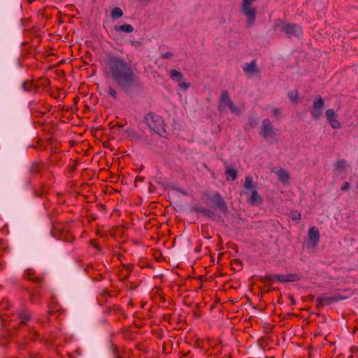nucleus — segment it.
<instances>
[{"instance_id": "72a5a7b5", "label": "nucleus", "mask_w": 358, "mask_h": 358, "mask_svg": "<svg viewBox=\"0 0 358 358\" xmlns=\"http://www.w3.org/2000/svg\"><path fill=\"white\" fill-rule=\"evenodd\" d=\"M130 44L136 48L140 47L142 45V43L138 41H130Z\"/></svg>"}, {"instance_id": "a211bd4d", "label": "nucleus", "mask_w": 358, "mask_h": 358, "mask_svg": "<svg viewBox=\"0 0 358 358\" xmlns=\"http://www.w3.org/2000/svg\"><path fill=\"white\" fill-rule=\"evenodd\" d=\"M115 30L116 31H124L126 33H131L134 31V27L131 24H123L120 26H115Z\"/></svg>"}, {"instance_id": "423d86ee", "label": "nucleus", "mask_w": 358, "mask_h": 358, "mask_svg": "<svg viewBox=\"0 0 358 358\" xmlns=\"http://www.w3.org/2000/svg\"><path fill=\"white\" fill-rule=\"evenodd\" d=\"M260 135L265 139L273 138L277 134V129L274 127L272 122L268 119H264L262 122Z\"/></svg>"}, {"instance_id": "7ed1b4c3", "label": "nucleus", "mask_w": 358, "mask_h": 358, "mask_svg": "<svg viewBox=\"0 0 358 358\" xmlns=\"http://www.w3.org/2000/svg\"><path fill=\"white\" fill-rule=\"evenodd\" d=\"M274 29H280L289 37H299L302 34L301 28L296 24L288 23L282 20H277L274 24Z\"/></svg>"}, {"instance_id": "dca6fc26", "label": "nucleus", "mask_w": 358, "mask_h": 358, "mask_svg": "<svg viewBox=\"0 0 358 358\" xmlns=\"http://www.w3.org/2000/svg\"><path fill=\"white\" fill-rule=\"evenodd\" d=\"M249 203L252 206H258L262 203V199L256 189L252 191Z\"/></svg>"}, {"instance_id": "f8f14e48", "label": "nucleus", "mask_w": 358, "mask_h": 358, "mask_svg": "<svg viewBox=\"0 0 358 358\" xmlns=\"http://www.w3.org/2000/svg\"><path fill=\"white\" fill-rule=\"evenodd\" d=\"M308 238L315 246L317 245L320 240V232L317 227H310L308 230Z\"/></svg>"}, {"instance_id": "7c9ffc66", "label": "nucleus", "mask_w": 358, "mask_h": 358, "mask_svg": "<svg viewBox=\"0 0 358 358\" xmlns=\"http://www.w3.org/2000/svg\"><path fill=\"white\" fill-rule=\"evenodd\" d=\"M276 276V274L275 275H272V274H268V275H266L265 276L266 279L270 282V283H273L274 282L276 281V279H275V277Z\"/></svg>"}, {"instance_id": "a19ab883", "label": "nucleus", "mask_w": 358, "mask_h": 358, "mask_svg": "<svg viewBox=\"0 0 358 358\" xmlns=\"http://www.w3.org/2000/svg\"><path fill=\"white\" fill-rule=\"evenodd\" d=\"M48 314L50 315V314H52V311L51 310H48Z\"/></svg>"}, {"instance_id": "bb28decb", "label": "nucleus", "mask_w": 358, "mask_h": 358, "mask_svg": "<svg viewBox=\"0 0 358 358\" xmlns=\"http://www.w3.org/2000/svg\"><path fill=\"white\" fill-rule=\"evenodd\" d=\"M231 112L236 115H240L241 113V111H240V109L236 106L235 105H234L233 102L229 105V106L228 107Z\"/></svg>"}, {"instance_id": "f704fd0d", "label": "nucleus", "mask_w": 358, "mask_h": 358, "mask_svg": "<svg viewBox=\"0 0 358 358\" xmlns=\"http://www.w3.org/2000/svg\"><path fill=\"white\" fill-rule=\"evenodd\" d=\"M172 57H173V53L171 52H166L162 55V58H164V59H169V58H171Z\"/></svg>"}, {"instance_id": "2f4dec72", "label": "nucleus", "mask_w": 358, "mask_h": 358, "mask_svg": "<svg viewBox=\"0 0 358 358\" xmlns=\"http://www.w3.org/2000/svg\"><path fill=\"white\" fill-rule=\"evenodd\" d=\"M22 87L25 91H30L31 88V83L29 82H24L22 85Z\"/></svg>"}, {"instance_id": "ddd939ff", "label": "nucleus", "mask_w": 358, "mask_h": 358, "mask_svg": "<svg viewBox=\"0 0 358 358\" xmlns=\"http://www.w3.org/2000/svg\"><path fill=\"white\" fill-rule=\"evenodd\" d=\"M276 281L280 282H294L299 280V277L296 274L278 275L275 277Z\"/></svg>"}, {"instance_id": "1a4fd4ad", "label": "nucleus", "mask_w": 358, "mask_h": 358, "mask_svg": "<svg viewBox=\"0 0 358 358\" xmlns=\"http://www.w3.org/2000/svg\"><path fill=\"white\" fill-rule=\"evenodd\" d=\"M327 122L333 129H340L341 124L336 118V115L334 109H328L325 112Z\"/></svg>"}, {"instance_id": "c756f323", "label": "nucleus", "mask_w": 358, "mask_h": 358, "mask_svg": "<svg viewBox=\"0 0 358 358\" xmlns=\"http://www.w3.org/2000/svg\"><path fill=\"white\" fill-rule=\"evenodd\" d=\"M331 301L333 303H336V302H338L339 301L345 299L346 297L343 296H341L340 294H334L333 296H331Z\"/></svg>"}, {"instance_id": "58836bf2", "label": "nucleus", "mask_w": 358, "mask_h": 358, "mask_svg": "<svg viewBox=\"0 0 358 358\" xmlns=\"http://www.w3.org/2000/svg\"><path fill=\"white\" fill-rule=\"evenodd\" d=\"M6 303H7V301H2V303H1V306L2 307H4V304H6Z\"/></svg>"}, {"instance_id": "4468645a", "label": "nucleus", "mask_w": 358, "mask_h": 358, "mask_svg": "<svg viewBox=\"0 0 358 358\" xmlns=\"http://www.w3.org/2000/svg\"><path fill=\"white\" fill-rule=\"evenodd\" d=\"M243 70L250 74L259 73L255 60H252L250 63L244 64L243 66Z\"/></svg>"}, {"instance_id": "37998d69", "label": "nucleus", "mask_w": 358, "mask_h": 358, "mask_svg": "<svg viewBox=\"0 0 358 358\" xmlns=\"http://www.w3.org/2000/svg\"><path fill=\"white\" fill-rule=\"evenodd\" d=\"M357 188H358V185H357Z\"/></svg>"}, {"instance_id": "cd10ccee", "label": "nucleus", "mask_w": 358, "mask_h": 358, "mask_svg": "<svg viewBox=\"0 0 358 358\" xmlns=\"http://www.w3.org/2000/svg\"><path fill=\"white\" fill-rule=\"evenodd\" d=\"M108 93L114 99H117V92L113 87L109 86Z\"/></svg>"}, {"instance_id": "393cba45", "label": "nucleus", "mask_w": 358, "mask_h": 358, "mask_svg": "<svg viewBox=\"0 0 358 358\" xmlns=\"http://www.w3.org/2000/svg\"><path fill=\"white\" fill-rule=\"evenodd\" d=\"M288 97L292 102H294L299 97V93L296 90H292L288 92Z\"/></svg>"}, {"instance_id": "412c9836", "label": "nucleus", "mask_w": 358, "mask_h": 358, "mask_svg": "<svg viewBox=\"0 0 358 358\" xmlns=\"http://www.w3.org/2000/svg\"><path fill=\"white\" fill-rule=\"evenodd\" d=\"M244 187L246 189H255V185L253 182V178L252 176H248L246 178H245V183H244Z\"/></svg>"}, {"instance_id": "9d476101", "label": "nucleus", "mask_w": 358, "mask_h": 358, "mask_svg": "<svg viewBox=\"0 0 358 358\" xmlns=\"http://www.w3.org/2000/svg\"><path fill=\"white\" fill-rule=\"evenodd\" d=\"M231 103L229 92L227 90H223L219 99V110L222 111L228 108Z\"/></svg>"}, {"instance_id": "2eb2a0df", "label": "nucleus", "mask_w": 358, "mask_h": 358, "mask_svg": "<svg viewBox=\"0 0 358 358\" xmlns=\"http://www.w3.org/2000/svg\"><path fill=\"white\" fill-rule=\"evenodd\" d=\"M192 210L196 213H202L203 215L208 218H213L215 216V213L211 210L203 207L194 206L192 207Z\"/></svg>"}, {"instance_id": "f03ea898", "label": "nucleus", "mask_w": 358, "mask_h": 358, "mask_svg": "<svg viewBox=\"0 0 358 358\" xmlns=\"http://www.w3.org/2000/svg\"><path fill=\"white\" fill-rule=\"evenodd\" d=\"M145 122L150 129L159 135H162L165 132L164 120L162 117L154 113H150L145 116Z\"/></svg>"}, {"instance_id": "c85d7f7f", "label": "nucleus", "mask_w": 358, "mask_h": 358, "mask_svg": "<svg viewBox=\"0 0 358 358\" xmlns=\"http://www.w3.org/2000/svg\"><path fill=\"white\" fill-rule=\"evenodd\" d=\"M290 217L293 220L298 221V220H300V219H301V214L298 211H292L290 213Z\"/></svg>"}, {"instance_id": "ea45409f", "label": "nucleus", "mask_w": 358, "mask_h": 358, "mask_svg": "<svg viewBox=\"0 0 358 358\" xmlns=\"http://www.w3.org/2000/svg\"><path fill=\"white\" fill-rule=\"evenodd\" d=\"M3 268V265L1 263H0V270H2Z\"/></svg>"}, {"instance_id": "5701e85b", "label": "nucleus", "mask_w": 358, "mask_h": 358, "mask_svg": "<svg viewBox=\"0 0 358 358\" xmlns=\"http://www.w3.org/2000/svg\"><path fill=\"white\" fill-rule=\"evenodd\" d=\"M259 120V117L256 115H250L248 119V124L252 127H255L258 124Z\"/></svg>"}, {"instance_id": "79ce46f5", "label": "nucleus", "mask_w": 358, "mask_h": 358, "mask_svg": "<svg viewBox=\"0 0 358 358\" xmlns=\"http://www.w3.org/2000/svg\"><path fill=\"white\" fill-rule=\"evenodd\" d=\"M116 358H122L120 356L117 357Z\"/></svg>"}, {"instance_id": "c9c22d12", "label": "nucleus", "mask_w": 358, "mask_h": 358, "mask_svg": "<svg viewBox=\"0 0 358 358\" xmlns=\"http://www.w3.org/2000/svg\"><path fill=\"white\" fill-rule=\"evenodd\" d=\"M350 187V184L348 182H345L343 185L341 187V189L343 191L348 190Z\"/></svg>"}, {"instance_id": "a878e982", "label": "nucleus", "mask_w": 358, "mask_h": 358, "mask_svg": "<svg viewBox=\"0 0 358 358\" xmlns=\"http://www.w3.org/2000/svg\"><path fill=\"white\" fill-rule=\"evenodd\" d=\"M226 175L228 178H231L232 180H235L237 176L236 171L232 169H228L226 171Z\"/></svg>"}, {"instance_id": "6e6552de", "label": "nucleus", "mask_w": 358, "mask_h": 358, "mask_svg": "<svg viewBox=\"0 0 358 358\" xmlns=\"http://www.w3.org/2000/svg\"><path fill=\"white\" fill-rule=\"evenodd\" d=\"M210 199L213 203L214 206L219 208L222 213L225 214L228 213L227 203L219 193L213 194Z\"/></svg>"}, {"instance_id": "9b49d317", "label": "nucleus", "mask_w": 358, "mask_h": 358, "mask_svg": "<svg viewBox=\"0 0 358 358\" xmlns=\"http://www.w3.org/2000/svg\"><path fill=\"white\" fill-rule=\"evenodd\" d=\"M54 233H55V234H54L55 236H58V238H59L65 242H71L73 239L72 235L68 230L61 231L60 229H59L58 227H56L55 229Z\"/></svg>"}, {"instance_id": "e433bc0d", "label": "nucleus", "mask_w": 358, "mask_h": 358, "mask_svg": "<svg viewBox=\"0 0 358 358\" xmlns=\"http://www.w3.org/2000/svg\"><path fill=\"white\" fill-rule=\"evenodd\" d=\"M272 113H273V115L274 116H278V115H280V111L278 108H274L272 110Z\"/></svg>"}, {"instance_id": "39448f33", "label": "nucleus", "mask_w": 358, "mask_h": 358, "mask_svg": "<svg viewBox=\"0 0 358 358\" xmlns=\"http://www.w3.org/2000/svg\"><path fill=\"white\" fill-rule=\"evenodd\" d=\"M255 0H243L241 10L248 17L247 22L248 26L252 25L256 19L257 10L255 8L251 7V4Z\"/></svg>"}, {"instance_id": "0eeeda50", "label": "nucleus", "mask_w": 358, "mask_h": 358, "mask_svg": "<svg viewBox=\"0 0 358 358\" xmlns=\"http://www.w3.org/2000/svg\"><path fill=\"white\" fill-rule=\"evenodd\" d=\"M169 77L172 80L178 84V87L181 90H187L188 88H189L191 85L189 83L183 82L184 76L181 72L178 71V70L171 69L169 71Z\"/></svg>"}, {"instance_id": "f3484780", "label": "nucleus", "mask_w": 358, "mask_h": 358, "mask_svg": "<svg viewBox=\"0 0 358 358\" xmlns=\"http://www.w3.org/2000/svg\"><path fill=\"white\" fill-rule=\"evenodd\" d=\"M317 301L318 302V306L330 305L333 303L331 296H327L324 294L318 297Z\"/></svg>"}, {"instance_id": "473e14b6", "label": "nucleus", "mask_w": 358, "mask_h": 358, "mask_svg": "<svg viewBox=\"0 0 358 358\" xmlns=\"http://www.w3.org/2000/svg\"><path fill=\"white\" fill-rule=\"evenodd\" d=\"M31 271L28 270L25 274V276H26V278H28L30 280H36V281L41 280L39 278H31Z\"/></svg>"}, {"instance_id": "20e7f679", "label": "nucleus", "mask_w": 358, "mask_h": 358, "mask_svg": "<svg viewBox=\"0 0 358 358\" xmlns=\"http://www.w3.org/2000/svg\"><path fill=\"white\" fill-rule=\"evenodd\" d=\"M324 99L320 95L315 97L313 106L310 108V115L313 120H319L322 115V110L324 107Z\"/></svg>"}, {"instance_id": "6ab92c4d", "label": "nucleus", "mask_w": 358, "mask_h": 358, "mask_svg": "<svg viewBox=\"0 0 358 358\" xmlns=\"http://www.w3.org/2000/svg\"><path fill=\"white\" fill-rule=\"evenodd\" d=\"M17 316L20 322L25 324L27 321L29 320L30 315L27 310H21L17 313Z\"/></svg>"}, {"instance_id": "b1692460", "label": "nucleus", "mask_w": 358, "mask_h": 358, "mask_svg": "<svg viewBox=\"0 0 358 358\" xmlns=\"http://www.w3.org/2000/svg\"><path fill=\"white\" fill-rule=\"evenodd\" d=\"M347 166V162L344 159H339L337 161V162L335 164V169H337V170H343L345 169Z\"/></svg>"}, {"instance_id": "4c0bfd02", "label": "nucleus", "mask_w": 358, "mask_h": 358, "mask_svg": "<svg viewBox=\"0 0 358 358\" xmlns=\"http://www.w3.org/2000/svg\"><path fill=\"white\" fill-rule=\"evenodd\" d=\"M4 245H5L4 241L0 240V248H1V250L3 249Z\"/></svg>"}, {"instance_id": "f257e3e1", "label": "nucleus", "mask_w": 358, "mask_h": 358, "mask_svg": "<svg viewBox=\"0 0 358 358\" xmlns=\"http://www.w3.org/2000/svg\"><path fill=\"white\" fill-rule=\"evenodd\" d=\"M105 74L110 78L127 94L142 90L140 78L123 57L109 52L106 55Z\"/></svg>"}, {"instance_id": "4be33fe9", "label": "nucleus", "mask_w": 358, "mask_h": 358, "mask_svg": "<svg viewBox=\"0 0 358 358\" xmlns=\"http://www.w3.org/2000/svg\"><path fill=\"white\" fill-rule=\"evenodd\" d=\"M110 15L113 18L118 19L123 15V12L120 8L115 7L112 10Z\"/></svg>"}, {"instance_id": "aec40b11", "label": "nucleus", "mask_w": 358, "mask_h": 358, "mask_svg": "<svg viewBox=\"0 0 358 358\" xmlns=\"http://www.w3.org/2000/svg\"><path fill=\"white\" fill-rule=\"evenodd\" d=\"M276 173H277L278 177L280 180H281V181H287V180H288V179H289V173H288V172L285 169L281 168V169H280L277 171Z\"/></svg>"}]
</instances>
